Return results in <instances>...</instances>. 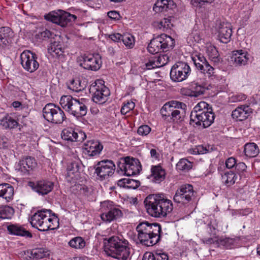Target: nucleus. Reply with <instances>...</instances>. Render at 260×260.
Masks as SVG:
<instances>
[{
	"label": "nucleus",
	"mask_w": 260,
	"mask_h": 260,
	"mask_svg": "<svg viewBox=\"0 0 260 260\" xmlns=\"http://www.w3.org/2000/svg\"><path fill=\"white\" fill-rule=\"evenodd\" d=\"M144 203L147 213L154 217H166L173 210V205L171 200L154 194L148 196Z\"/></svg>",
	"instance_id": "1"
},
{
	"label": "nucleus",
	"mask_w": 260,
	"mask_h": 260,
	"mask_svg": "<svg viewBox=\"0 0 260 260\" xmlns=\"http://www.w3.org/2000/svg\"><path fill=\"white\" fill-rule=\"evenodd\" d=\"M31 226L40 231L53 230L59 226V219L50 209L38 210L29 218Z\"/></svg>",
	"instance_id": "2"
},
{
	"label": "nucleus",
	"mask_w": 260,
	"mask_h": 260,
	"mask_svg": "<svg viewBox=\"0 0 260 260\" xmlns=\"http://www.w3.org/2000/svg\"><path fill=\"white\" fill-rule=\"evenodd\" d=\"M190 124L193 126L207 128L214 122L215 114L211 106L206 102L202 101L196 105L190 115Z\"/></svg>",
	"instance_id": "3"
},
{
	"label": "nucleus",
	"mask_w": 260,
	"mask_h": 260,
	"mask_svg": "<svg viewBox=\"0 0 260 260\" xmlns=\"http://www.w3.org/2000/svg\"><path fill=\"white\" fill-rule=\"evenodd\" d=\"M136 230L138 240L144 245L151 246L159 240L161 226L158 223L143 222L137 225Z\"/></svg>",
	"instance_id": "4"
},
{
	"label": "nucleus",
	"mask_w": 260,
	"mask_h": 260,
	"mask_svg": "<svg viewBox=\"0 0 260 260\" xmlns=\"http://www.w3.org/2000/svg\"><path fill=\"white\" fill-rule=\"evenodd\" d=\"M106 255L119 260H126L130 254L128 241L118 236H112L105 242Z\"/></svg>",
	"instance_id": "5"
},
{
	"label": "nucleus",
	"mask_w": 260,
	"mask_h": 260,
	"mask_svg": "<svg viewBox=\"0 0 260 260\" xmlns=\"http://www.w3.org/2000/svg\"><path fill=\"white\" fill-rule=\"evenodd\" d=\"M89 100L86 99H75L71 95H63L60 100L61 107L69 114L76 118L86 115Z\"/></svg>",
	"instance_id": "6"
},
{
	"label": "nucleus",
	"mask_w": 260,
	"mask_h": 260,
	"mask_svg": "<svg viewBox=\"0 0 260 260\" xmlns=\"http://www.w3.org/2000/svg\"><path fill=\"white\" fill-rule=\"evenodd\" d=\"M186 105L182 102L172 101L165 104L160 109L162 118L170 122L181 121L184 116Z\"/></svg>",
	"instance_id": "7"
},
{
	"label": "nucleus",
	"mask_w": 260,
	"mask_h": 260,
	"mask_svg": "<svg viewBox=\"0 0 260 260\" xmlns=\"http://www.w3.org/2000/svg\"><path fill=\"white\" fill-rule=\"evenodd\" d=\"M174 39L163 34L151 40L147 50L151 54H156L161 51H167L174 46Z\"/></svg>",
	"instance_id": "8"
},
{
	"label": "nucleus",
	"mask_w": 260,
	"mask_h": 260,
	"mask_svg": "<svg viewBox=\"0 0 260 260\" xmlns=\"http://www.w3.org/2000/svg\"><path fill=\"white\" fill-rule=\"evenodd\" d=\"M89 91L93 102L100 105L106 103L110 94L109 89L102 80H97L92 83L90 86Z\"/></svg>",
	"instance_id": "9"
},
{
	"label": "nucleus",
	"mask_w": 260,
	"mask_h": 260,
	"mask_svg": "<svg viewBox=\"0 0 260 260\" xmlns=\"http://www.w3.org/2000/svg\"><path fill=\"white\" fill-rule=\"evenodd\" d=\"M141 170L140 162L136 158L126 157L118 164L117 172L128 176L138 174Z\"/></svg>",
	"instance_id": "10"
},
{
	"label": "nucleus",
	"mask_w": 260,
	"mask_h": 260,
	"mask_svg": "<svg viewBox=\"0 0 260 260\" xmlns=\"http://www.w3.org/2000/svg\"><path fill=\"white\" fill-rule=\"evenodd\" d=\"M44 118L48 122L54 124H61L66 119L62 110L53 104H47L43 109Z\"/></svg>",
	"instance_id": "11"
},
{
	"label": "nucleus",
	"mask_w": 260,
	"mask_h": 260,
	"mask_svg": "<svg viewBox=\"0 0 260 260\" xmlns=\"http://www.w3.org/2000/svg\"><path fill=\"white\" fill-rule=\"evenodd\" d=\"M45 19L61 27H65L71 23L75 22L77 19L75 15L71 14L62 10L57 12L52 11L44 16Z\"/></svg>",
	"instance_id": "12"
},
{
	"label": "nucleus",
	"mask_w": 260,
	"mask_h": 260,
	"mask_svg": "<svg viewBox=\"0 0 260 260\" xmlns=\"http://www.w3.org/2000/svg\"><path fill=\"white\" fill-rule=\"evenodd\" d=\"M101 206L103 212L101 214V218L103 221L111 222L122 216L120 209L111 201H105Z\"/></svg>",
	"instance_id": "13"
},
{
	"label": "nucleus",
	"mask_w": 260,
	"mask_h": 260,
	"mask_svg": "<svg viewBox=\"0 0 260 260\" xmlns=\"http://www.w3.org/2000/svg\"><path fill=\"white\" fill-rule=\"evenodd\" d=\"M80 66L86 70L96 71L102 66L101 57L99 54L84 55L77 58Z\"/></svg>",
	"instance_id": "14"
},
{
	"label": "nucleus",
	"mask_w": 260,
	"mask_h": 260,
	"mask_svg": "<svg viewBox=\"0 0 260 260\" xmlns=\"http://www.w3.org/2000/svg\"><path fill=\"white\" fill-rule=\"evenodd\" d=\"M190 72V68L187 63L177 62L171 68L170 78L173 81L181 82L187 78Z\"/></svg>",
	"instance_id": "15"
},
{
	"label": "nucleus",
	"mask_w": 260,
	"mask_h": 260,
	"mask_svg": "<svg viewBox=\"0 0 260 260\" xmlns=\"http://www.w3.org/2000/svg\"><path fill=\"white\" fill-rule=\"evenodd\" d=\"M94 168L98 179L103 180L113 174L115 166L112 160L107 159L99 161Z\"/></svg>",
	"instance_id": "16"
},
{
	"label": "nucleus",
	"mask_w": 260,
	"mask_h": 260,
	"mask_svg": "<svg viewBox=\"0 0 260 260\" xmlns=\"http://www.w3.org/2000/svg\"><path fill=\"white\" fill-rule=\"evenodd\" d=\"M194 196L193 186L189 184L181 185L176 190L173 200L177 203L185 204L190 202Z\"/></svg>",
	"instance_id": "17"
},
{
	"label": "nucleus",
	"mask_w": 260,
	"mask_h": 260,
	"mask_svg": "<svg viewBox=\"0 0 260 260\" xmlns=\"http://www.w3.org/2000/svg\"><path fill=\"white\" fill-rule=\"evenodd\" d=\"M20 60L23 68L29 73L34 72L39 67L37 55L29 50H24L21 53Z\"/></svg>",
	"instance_id": "18"
},
{
	"label": "nucleus",
	"mask_w": 260,
	"mask_h": 260,
	"mask_svg": "<svg viewBox=\"0 0 260 260\" xmlns=\"http://www.w3.org/2000/svg\"><path fill=\"white\" fill-rule=\"evenodd\" d=\"M61 136L62 139L70 142H82L86 138L84 132L67 127L62 130Z\"/></svg>",
	"instance_id": "19"
},
{
	"label": "nucleus",
	"mask_w": 260,
	"mask_h": 260,
	"mask_svg": "<svg viewBox=\"0 0 260 260\" xmlns=\"http://www.w3.org/2000/svg\"><path fill=\"white\" fill-rule=\"evenodd\" d=\"M37 166L35 158L27 156L21 159L18 165L17 170L23 175H27L30 171L34 170Z\"/></svg>",
	"instance_id": "20"
},
{
	"label": "nucleus",
	"mask_w": 260,
	"mask_h": 260,
	"mask_svg": "<svg viewBox=\"0 0 260 260\" xmlns=\"http://www.w3.org/2000/svg\"><path fill=\"white\" fill-rule=\"evenodd\" d=\"M103 148V145L96 141H88L83 146L84 153L89 156L99 155Z\"/></svg>",
	"instance_id": "21"
},
{
	"label": "nucleus",
	"mask_w": 260,
	"mask_h": 260,
	"mask_svg": "<svg viewBox=\"0 0 260 260\" xmlns=\"http://www.w3.org/2000/svg\"><path fill=\"white\" fill-rule=\"evenodd\" d=\"M30 186L32 189L41 195L50 192L53 188V183L47 180H40L36 182H30Z\"/></svg>",
	"instance_id": "22"
},
{
	"label": "nucleus",
	"mask_w": 260,
	"mask_h": 260,
	"mask_svg": "<svg viewBox=\"0 0 260 260\" xmlns=\"http://www.w3.org/2000/svg\"><path fill=\"white\" fill-rule=\"evenodd\" d=\"M249 56V54L246 50H235L233 52L232 60L235 67L244 66L248 64Z\"/></svg>",
	"instance_id": "23"
},
{
	"label": "nucleus",
	"mask_w": 260,
	"mask_h": 260,
	"mask_svg": "<svg viewBox=\"0 0 260 260\" xmlns=\"http://www.w3.org/2000/svg\"><path fill=\"white\" fill-rule=\"evenodd\" d=\"M251 113V109L247 105H243L232 111V117L236 121H242L246 119Z\"/></svg>",
	"instance_id": "24"
},
{
	"label": "nucleus",
	"mask_w": 260,
	"mask_h": 260,
	"mask_svg": "<svg viewBox=\"0 0 260 260\" xmlns=\"http://www.w3.org/2000/svg\"><path fill=\"white\" fill-rule=\"evenodd\" d=\"M218 37L220 41L226 43L230 40L232 34L231 24L228 22H222L218 24L217 27Z\"/></svg>",
	"instance_id": "25"
},
{
	"label": "nucleus",
	"mask_w": 260,
	"mask_h": 260,
	"mask_svg": "<svg viewBox=\"0 0 260 260\" xmlns=\"http://www.w3.org/2000/svg\"><path fill=\"white\" fill-rule=\"evenodd\" d=\"M176 7V5L172 0H157L153 6V10L156 12L168 11Z\"/></svg>",
	"instance_id": "26"
},
{
	"label": "nucleus",
	"mask_w": 260,
	"mask_h": 260,
	"mask_svg": "<svg viewBox=\"0 0 260 260\" xmlns=\"http://www.w3.org/2000/svg\"><path fill=\"white\" fill-rule=\"evenodd\" d=\"M11 29L9 27H0V48L6 47L10 41L12 36Z\"/></svg>",
	"instance_id": "27"
},
{
	"label": "nucleus",
	"mask_w": 260,
	"mask_h": 260,
	"mask_svg": "<svg viewBox=\"0 0 260 260\" xmlns=\"http://www.w3.org/2000/svg\"><path fill=\"white\" fill-rule=\"evenodd\" d=\"M79 162L77 161H74L69 164L67 169V178L68 180H76L78 179L79 176Z\"/></svg>",
	"instance_id": "28"
},
{
	"label": "nucleus",
	"mask_w": 260,
	"mask_h": 260,
	"mask_svg": "<svg viewBox=\"0 0 260 260\" xmlns=\"http://www.w3.org/2000/svg\"><path fill=\"white\" fill-rule=\"evenodd\" d=\"M9 233L18 236L31 237V234L24 228L18 224H11L7 226Z\"/></svg>",
	"instance_id": "29"
},
{
	"label": "nucleus",
	"mask_w": 260,
	"mask_h": 260,
	"mask_svg": "<svg viewBox=\"0 0 260 260\" xmlns=\"http://www.w3.org/2000/svg\"><path fill=\"white\" fill-rule=\"evenodd\" d=\"M151 172V177L153 182L160 183L165 179L166 171L161 166L159 165L152 166Z\"/></svg>",
	"instance_id": "30"
},
{
	"label": "nucleus",
	"mask_w": 260,
	"mask_h": 260,
	"mask_svg": "<svg viewBox=\"0 0 260 260\" xmlns=\"http://www.w3.org/2000/svg\"><path fill=\"white\" fill-rule=\"evenodd\" d=\"M14 188L8 183L0 184V197L5 199L7 202H10L13 198Z\"/></svg>",
	"instance_id": "31"
},
{
	"label": "nucleus",
	"mask_w": 260,
	"mask_h": 260,
	"mask_svg": "<svg viewBox=\"0 0 260 260\" xmlns=\"http://www.w3.org/2000/svg\"><path fill=\"white\" fill-rule=\"evenodd\" d=\"M206 53L211 61L214 65L219 64L221 61V59L219 56L218 51L215 47L211 44L206 45Z\"/></svg>",
	"instance_id": "32"
},
{
	"label": "nucleus",
	"mask_w": 260,
	"mask_h": 260,
	"mask_svg": "<svg viewBox=\"0 0 260 260\" xmlns=\"http://www.w3.org/2000/svg\"><path fill=\"white\" fill-rule=\"evenodd\" d=\"M49 52L53 56L60 57L63 56V48L62 45L57 41L51 42L48 48Z\"/></svg>",
	"instance_id": "33"
},
{
	"label": "nucleus",
	"mask_w": 260,
	"mask_h": 260,
	"mask_svg": "<svg viewBox=\"0 0 260 260\" xmlns=\"http://www.w3.org/2000/svg\"><path fill=\"white\" fill-rule=\"evenodd\" d=\"M27 255L32 259L43 258L49 255L48 250L43 248H36L27 252Z\"/></svg>",
	"instance_id": "34"
},
{
	"label": "nucleus",
	"mask_w": 260,
	"mask_h": 260,
	"mask_svg": "<svg viewBox=\"0 0 260 260\" xmlns=\"http://www.w3.org/2000/svg\"><path fill=\"white\" fill-rule=\"evenodd\" d=\"M140 182L130 178H123L118 181V185L125 188L135 189L140 186Z\"/></svg>",
	"instance_id": "35"
},
{
	"label": "nucleus",
	"mask_w": 260,
	"mask_h": 260,
	"mask_svg": "<svg viewBox=\"0 0 260 260\" xmlns=\"http://www.w3.org/2000/svg\"><path fill=\"white\" fill-rule=\"evenodd\" d=\"M244 152L246 156L254 157L259 153V149L254 143H249L245 145Z\"/></svg>",
	"instance_id": "36"
},
{
	"label": "nucleus",
	"mask_w": 260,
	"mask_h": 260,
	"mask_svg": "<svg viewBox=\"0 0 260 260\" xmlns=\"http://www.w3.org/2000/svg\"><path fill=\"white\" fill-rule=\"evenodd\" d=\"M0 124L4 128H14L17 126L18 122L11 115L7 114L1 119Z\"/></svg>",
	"instance_id": "37"
},
{
	"label": "nucleus",
	"mask_w": 260,
	"mask_h": 260,
	"mask_svg": "<svg viewBox=\"0 0 260 260\" xmlns=\"http://www.w3.org/2000/svg\"><path fill=\"white\" fill-rule=\"evenodd\" d=\"M238 178L237 175L232 171L225 172L222 175V181L228 186L233 185Z\"/></svg>",
	"instance_id": "38"
},
{
	"label": "nucleus",
	"mask_w": 260,
	"mask_h": 260,
	"mask_svg": "<svg viewBox=\"0 0 260 260\" xmlns=\"http://www.w3.org/2000/svg\"><path fill=\"white\" fill-rule=\"evenodd\" d=\"M68 245L72 248L75 249H82L86 245V242L84 239L81 237H75L71 239Z\"/></svg>",
	"instance_id": "39"
},
{
	"label": "nucleus",
	"mask_w": 260,
	"mask_h": 260,
	"mask_svg": "<svg viewBox=\"0 0 260 260\" xmlns=\"http://www.w3.org/2000/svg\"><path fill=\"white\" fill-rule=\"evenodd\" d=\"M203 67L201 66L199 67L197 70L200 71L201 73L205 75L208 78H212L213 77H215L216 75L215 70V69L211 66L209 63L206 61L203 65H202Z\"/></svg>",
	"instance_id": "40"
},
{
	"label": "nucleus",
	"mask_w": 260,
	"mask_h": 260,
	"mask_svg": "<svg viewBox=\"0 0 260 260\" xmlns=\"http://www.w3.org/2000/svg\"><path fill=\"white\" fill-rule=\"evenodd\" d=\"M145 260H169L168 255L164 252H148L144 255Z\"/></svg>",
	"instance_id": "41"
},
{
	"label": "nucleus",
	"mask_w": 260,
	"mask_h": 260,
	"mask_svg": "<svg viewBox=\"0 0 260 260\" xmlns=\"http://www.w3.org/2000/svg\"><path fill=\"white\" fill-rule=\"evenodd\" d=\"M193 97L197 98L203 94L207 88L198 83H191L189 85Z\"/></svg>",
	"instance_id": "42"
},
{
	"label": "nucleus",
	"mask_w": 260,
	"mask_h": 260,
	"mask_svg": "<svg viewBox=\"0 0 260 260\" xmlns=\"http://www.w3.org/2000/svg\"><path fill=\"white\" fill-rule=\"evenodd\" d=\"M14 213V209L9 206L0 207V218L3 219H11Z\"/></svg>",
	"instance_id": "43"
},
{
	"label": "nucleus",
	"mask_w": 260,
	"mask_h": 260,
	"mask_svg": "<svg viewBox=\"0 0 260 260\" xmlns=\"http://www.w3.org/2000/svg\"><path fill=\"white\" fill-rule=\"evenodd\" d=\"M192 168V164L187 159L182 158L176 164V169L180 171H188Z\"/></svg>",
	"instance_id": "44"
},
{
	"label": "nucleus",
	"mask_w": 260,
	"mask_h": 260,
	"mask_svg": "<svg viewBox=\"0 0 260 260\" xmlns=\"http://www.w3.org/2000/svg\"><path fill=\"white\" fill-rule=\"evenodd\" d=\"M157 68L164 66L169 61L170 58L166 54H160L157 56H153Z\"/></svg>",
	"instance_id": "45"
},
{
	"label": "nucleus",
	"mask_w": 260,
	"mask_h": 260,
	"mask_svg": "<svg viewBox=\"0 0 260 260\" xmlns=\"http://www.w3.org/2000/svg\"><path fill=\"white\" fill-rule=\"evenodd\" d=\"M54 36L56 37V36L54 35L53 32L47 29H45L42 32H39L36 35V39L40 40H45L48 39H52L54 38Z\"/></svg>",
	"instance_id": "46"
},
{
	"label": "nucleus",
	"mask_w": 260,
	"mask_h": 260,
	"mask_svg": "<svg viewBox=\"0 0 260 260\" xmlns=\"http://www.w3.org/2000/svg\"><path fill=\"white\" fill-rule=\"evenodd\" d=\"M122 41L123 44L129 48H132L135 45L134 37L129 34H125L123 35Z\"/></svg>",
	"instance_id": "47"
},
{
	"label": "nucleus",
	"mask_w": 260,
	"mask_h": 260,
	"mask_svg": "<svg viewBox=\"0 0 260 260\" xmlns=\"http://www.w3.org/2000/svg\"><path fill=\"white\" fill-rule=\"evenodd\" d=\"M191 58L197 69L201 66L203 67L202 65H203L206 61H207L206 58L200 54L192 56Z\"/></svg>",
	"instance_id": "48"
},
{
	"label": "nucleus",
	"mask_w": 260,
	"mask_h": 260,
	"mask_svg": "<svg viewBox=\"0 0 260 260\" xmlns=\"http://www.w3.org/2000/svg\"><path fill=\"white\" fill-rule=\"evenodd\" d=\"M69 89L75 91L79 92L84 88L81 85V83L79 80H72L68 85Z\"/></svg>",
	"instance_id": "49"
},
{
	"label": "nucleus",
	"mask_w": 260,
	"mask_h": 260,
	"mask_svg": "<svg viewBox=\"0 0 260 260\" xmlns=\"http://www.w3.org/2000/svg\"><path fill=\"white\" fill-rule=\"evenodd\" d=\"M135 107V103L131 101H128L126 103L123 104V105L121 108V113L122 115H125L129 111L133 110Z\"/></svg>",
	"instance_id": "50"
},
{
	"label": "nucleus",
	"mask_w": 260,
	"mask_h": 260,
	"mask_svg": "<svg viewBox=\"0 0 260 260\" xmlns=\"http://www.w3.org/2000/svg\"><path fill=\"white\" fill-rule=\"evenodd\" d=\"M172 26V24L171 23V19L170 18H164L159 22L158 25L159 28L162 29L163 31L170 29Z\"/></svg>",
	"instance_id": "51"
},
{
	"label": "nucleus",
	"mask_w": 260,
	"mask_h": 260,
	"mask_svg": "<svg viewBox=\"0 0 260 260\" xmlns=\"http://www.w3.org/2000/svg\"><path fill=\"white\" fill-rule=\"evenodd\" d=\"M147 148L150 150L151 157L155 160H157L159 158V153L158 148H156L152 144H147Z\"/></svg>",
	"instance_id": "52"
},
{
	"label": "nucleus",
	"mask_w": 260,
	"mask_h": 260,
	"mask_svg": "<svg viewBox=\"0 0 260 260\" xmlns=\"http://www.w3.org/2000/svg\"><path fill=\"white\" fill-rule=\"evenodd\" d=\"M151 128L147 125H142L139 127L137 130V133L142 136H145L148 135L151 132Z\"/></svg>",
	"instance_id": "53"
},
{
	"label": "nucleus",
	"mask_w": 260,
	"mask_h": 260,
	"mask_svg": "<svg viewBox=\"0 0 260 260\" xmlns=\"http://www.w3.org/2000/svg\"><path fill=\"white\" fill-rule=\"evenodd\" d=\"M156 68L157 67L153 56L149 58L148 60L145 63L143 67L144 70H151Z\"/></svg>",
	"instance_id": "54"
},
{
	"label": "nucleus",
	"mask_w": 260,
	"mask_h": 260,
	"mask_svg": "<svg viewBox=\"0 0 260 260\" xmlns=\"http://www.w3.org/2000/svg\"><path fill=\"white\" fill-rule=\"evenodd\" d=\"M247 98V96L245 94L239 93L233 94L230 97V101L231 102L235 103V102H240L243 101H244Z\"/></svg>",
	"instance_id": "55"
},
{
	"label": "nucleus",
	"mask_w": 260,
	"mask_h": 260,
	"mask_svg": "<svg viewBox=\"0 0 260 260\" xmlns=\"http://www.w3.org/2000/svg\"><path fill=\"white\" fill-rule=\"evenodd\" d=\"M236 164V160L233 157L228 158L225 161L226 167L228 169L233 168Z\"/></svg>",
	"instance_id": "56"
},
{
	"label": "nucleus",
	"mask_w": 260,
	"mask_h": 260,
	"mask_svg": "<svg viewBox=\"0 0 260 260\" xmlns=\"http://www.w3.org/2000/svg\"><path fill=\"white\" fill-rule=\"evenodd\" d=\"M180 92L183 95L193 97L189 85L187 87L182 88Z\"/></svg>",
	"instance_id": "57"
},
{
	"label": "nucleus",
	"mask_w": 260,
	"mask_h": 260,
	"mask_svg": "<svg viewBox=\"0 0 260 260\" xmlns=\"http://www.w3.org/2000/svg\"><path fill=\"white\" fill-rule=\"evenodd\" d=\"M123 35L119 33H114L109 35V38L115 42H118L122 41Z\"/></svg>",
	"instance_id": "58"
},
{
	"label": "nucleus",
	"mask_w": 260,
	"mask_h": 260,
	"mask_svg": "<svg viewBox=\"0 0 260 260\" xmlns=\"http://www.w3.org/2000/svg\"><path fill=\"white\" fill-rule=\"evenodd\" d=\"M108 17L112 19H118L119 17V14L118 12L115 11H111L108 13Z\"/></svg>",
	"instance_id": "59"
},
{
	"label": "nucleus",
	"mask_w": 260,
	"mask_h": 260,
	"mask_svg": "<svg viewBox=\"0 0 260 260\" xmlns=\"http://www.w3.org/2000/svg\"><path fill=\"white\" fill-rule=\"evenodd\" d=\"M7 146V139L5 137L0 138V149L5 148Z\"/></svg>",
	"instance_id": "60"
},
{
	"label": "nucleus",
	"mask_w": 260,
	"mask_h": 260,
	"mask_svg": "<svg viewBox=\"0 0 260 260\" xmlns=\"http://www.w3.org/2000/svg\"><path fill=\"white\" fill-rule=\"evenodd\" d=\"M12 105L15 109L19 108L22 105L21 103L18 101H15L13 102Z\"/></svg>",
	"instance_id": "61"
},
{
	"label": "nucleus",
	"mask_w": 260,
	"mask_h": 260,
	"mask_svg": "<svg viewBox=\"0 0 260 260\" xmlns=\"http://www.w3.org/2000/svg\"><path fill=\"white\" fill-rule=\"evenodd\" d=\"M237 167H238L240 168L242 171H244L246 168V166L244 162H240L237 165Z\"/></svg>",
	"instance_id": "62"
},
{
	"label": "nucleus",
	"mask_w": 260,
	"mask_h": 260,
	"mask_svg": "<svg viewBox=\"0 0 260 260\" xmlns=\"http://www.w3.org/2000/svg\"><path fill=\"white\" fill-rule=\"evenodd\" d=\"M91 111L92 113H94V114H96L98 113L99 112V110L96 108H92L91 110Z\"/></svg>",
	"instance_id": "63"
},
{
	"label": "nucleus",
	"mask_w": 260,
	"mask_h": 260,
	"mask_svg": "<svg viewBox=\"0 0 260 260\" xmlns=\"http://www.w3.org/2000/svg\"><path fill=\"white\" fill-rule=\"evenodd\" d=\"M257 253L260 256V245L257 247Z\"/></svg>",
	"instance_id": "64"
}]
</instances>
